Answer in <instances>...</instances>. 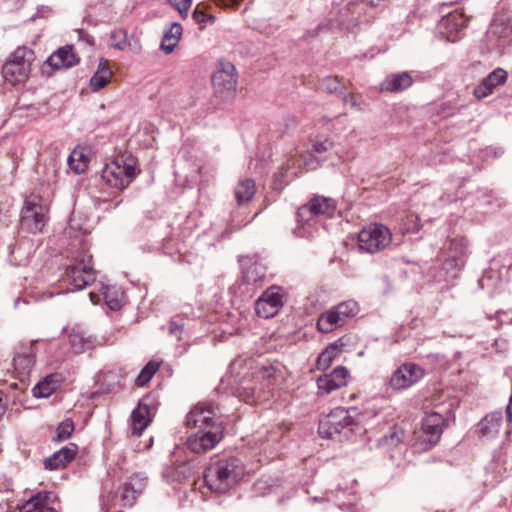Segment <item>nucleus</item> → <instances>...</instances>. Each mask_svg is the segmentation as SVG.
<instances>
[{"instance_id": "f257e3e1", "label": "nucleus", "mask_w": 512, "mask_h": 512, "mask_svg": "<svg viewBox=\"0 0 512 512\" xmlns=\"http://www.w3.org/2000/svg\"><path fill=\"white\" fill-rule=\"evenodd\" d=\"M280 376L281 371L274 365L255 367L251 377L244 378L238 388L240 398L250 404L267 401Z\"/></svg>"}, {"instance_id": "f03ea898", "label": "nucleus", "mask_w": 512, "mask_h": 512, "mask_svg": "<svg viewBox=\"0 0 512 512\" xmlns=\"http://www.w3.org/2000/svg\"><path fill=\"white\" fill-rule=\"evenodd\" d=\"M244 473V465L240 459L233 456L222 457L211 462L205 469L204 480L212 491L225 492L237 484Z\"/></svg>"}, {"instance_id": "7ed1b4c3", "label": "nucleus", "mask_w": 512, "mask_h": 512, "mask_svg": "<svg viewBox=\"0 0 512 512\" xmlns=\"http://www.w3.org/2000/svg\"><path fill=\"white\" fill-rule=\"evenodd\" d=\"M139 172L136 158L132 155H121L106 164L101 177L110 187L123 190L129 186Z\"/></svg>"}, {"instance_id": "20e7f679", "label": "nucleus", "mask_w": 512, "mask_h": 512, "mask_svg": "<svg viewBox=\"0 0 512 512\" xmlns=\"http://www.w3.org/2000/svg\"><path fill=\"white\" fill-rule=\"evenodd\" d=\"M33 61V50L26 46L17 47L2 67L4 80L12 85L24 83L28 79Z\"/></svg>"}, {"instance_id": "39448f33", "label": "nucleus", "mask_w": 512, "mask_h": 512, "mask_svg": "<svg viewBox=\"0 0 512 512\" xmlns=\"http://www.w3.org/2000/svg\"><path fill=\"white\" fill-rule=\"evenodd\" d=\"M92 257L83 254L67 266L63 280L69 285L70 291L86 288L95 281Z\"/></svg>"}, {"instance_id": "423d86ee", "label": "nucleus", "mask_w": 512, "mask_h": 512, "mask_svg": "<svg viewBox=\"0 0 512 512\" xmlns=\"http://www.w3.org/2000/svg\"><path fill=\"white\" fill-rule=\"evenodd\" d=\"M214 95L221 101H231L236 95L237 75L230 62L220 63L212 75Z\"/></svg>"}, {"instance_id": "0eeeda50", "label": "nucleus", "mask_w": 512, "mask_h": 512, "mask_svg": "<svg viewBox=\"0 0 512 512\" xmlns=\"http://www.w3.org/2000/svg\"><path fill=\"white\" fill-rule=\"evenodd\" d=\"M358 310V304L353 300L341 302L319 316L317 328L322 333H329L344 325L348 318L358 313Z\"/></svg>"}, {"instance_id": "6e6552de", "label": "nucleus", "mask_w": 512, "mask_h": 512, "mask_svg": "<svg viewBox=\"0 0 512 512\" xmlns=\"http://www.w3.org/2000/svg\"><path fill=\"white\" fill-rule=\"evenodd\" d=\"M392 233L382 224H370L358 234L360 250L367 253H377L384 250L391 243Z\"/></svg>"}, {"instance_id": "1a4fd4ad", "label": "nucleus", "mask_w": 512, "mask_h": 512, "mask_svg": "<svg viewBox=\"0 0 512 512\" xmlns=\"http://www.w3.org/2000/svg\"><path fill=\"white\" fill-rule=\"evenodd\" d=\"M47 212V207L41 203L39 197H27L22 209L21 227L31 233L40 232L45 226Z\"/></svg>"}, {"instance_id": "9d476101", "label": "nucleus", "mask_w": 512, "mask_h": 512, "mask_svg": "<svg viewBox=\"0 0 512 512\" xmlns=\"http://www.w3.org/2000/svg\"><path fill=\"white\" fill-rule=\"evenodd\" d=\"M223 429L222 424H212L211 428L199 430L188 438V448L197 454L214 448L223 438Z\"/></svg>"}, {"instance_id": "9b49d317", "label": "nucleus", "mask_w": 512, "mask_h": 512, "mask_svg": "<svg viewBox=\"0 0 512 512\" xmlns=\"http://www.w3.org/2000/svg\"><path fill=\"white\" fill-rule=\"evenodd\" d=\"M354 423L353 418L345 408H336L319 422V434L323 438H332L339 434L342 429L351 426Z\"/></svg>"}, {"instance_id": "f8f14e48", "label": "nucleus", "mask_w": 512, "mask_h": 512, "mask_svg": "<svg viewBox=\"0 0 512 512\" xmlns=\"http://www.w3.org/2000/svg\"><path fill=\"white\" fill-rule=\"evenodd\" d=\"M336 209V202L332 198L314 196L307 203L299 207L297 219L301 223H308L314 216L332 215Z\"/></svg>"}, {"instance_id": "ddd939ff", "label": "nucleus", "mask_w": 512, "mask_h": 512, "mask_svg": "<svg viewBox=\"0 0 512 512\" xmlns=\"http://www.w3.org/2000/svg\"><path fill=\"white\" fill-rule=\"evenodd\" d=\"M283 304L282 289L277 286H271L256 301L255 311L258 316L268 319L274 317Z\"/></svg>"}, {"instance_id": "4468645a", "label": "nucleus", "mask_w": 512, "mask_h": 512, "mask_svg": "<svg viewBox=\"0 0 512 512\" xmlns=\"http://www.w3.org/2000/svg\"><path fill=\"white\" fill-rule=\"evenodd\" d=\"M424 376L421 367L414 363H405L398 367L390 377L389 386L393 390L407 389Z\"/></svg>"}, {"instance_id": "2eb2a0df", "label": "nucleus", "mask_w": 512, "mask_h": 512, "mask_svg": "<svg viewBox=\"0 0 512 512\" xmlns=\"http://www.w3.org/2000/svg\"><path fill=\"white\" fill-rule=\"evenodd\" d=\"M218 407L214 404L199 403L186 415L185 424L187 427L199 428L200 430L211 428L212 424H221L214 420Z\"/></svg>"}, {"instance_id": "dca6fc26", "label": "nucleus", "mask_w": 512, "mask_h": 512, "mask_svg": "<svg viewBox=\"0 0 512 512\" xmlns=\"http://www.w3.org/2000/svg\"><path fill=\"white\" fill-rule=\"evenodd\" d=\"M349 371L344 366L336 367L331 373L317 378V387L321 394H330L348 383Z\"/></svg>"}, {"instance_id": "f3484780", "label": "nucleus", "mask_w": 512, "mask_h": 512, "mask_svg": "<svg viewBox=\"0 0 512 512\" xmlns=\"http://www.w3.org/2000/svg\"><path fill=\"white\" fill-rule=\"evenodd\" d=\"M147 485V477L141 473H136L130 476L126 482H124L120 501L123 506L131 507L138 496L144 491Z\"/></svg>"}, {"instance_id": "a211bd4d", "label": "nucleus", "mask_w": 512, "mask_h": 512, "mask_svg": "<svg viewBox=\"0 0 512 512\" xmlns=\"http://www.w3.org/2000/svg\"><path fill=\"white\" fill-rule=\"evenodd\" d=\"M488 37L498 40V47H505L512 41V24L509 15L497 12L488 31Z\"/></svg>"}, {"instance_id": "6ab92c4d", "label": "nucleus", "mask_w": 512, "mask_h": 512, "mask_svg": "<svg viewBox=\"0 0 512 512\" xmlns=\"http://www.w3.org/2000/svg\"><path fill=\"white\" fill-rule=\"evenodd\" d=\"M350 341L349 336H343L333 343L329 344L318 356L316 367L318 370H327L333 361L337 359L343 352L347 351Z\"/></svg>"}, {"instance_id": "aec40b11", "label": "nucleus", "mask_w": 512, "mask_h": 512, "mask_svg": "<svg viewBox=\"0 0 512 512\" xmlns=\"http://www.w3.org/2000/svg\"><path fill=\"white\" fill-rule=\"evenodd\" d=\"M35 362L33 345L22 346L13 359V365L17 378L25 380L30 375Z\"/></svg>"}, {"instance_id": "412c9836", "label": "nucleus", "mask_w": 512, "mask_h": 512, "mask_svg": "<svg viewBox=\"0 0 512 512\" xmlns=\"http://www.w3.org/2000/svg\"><path fill=\"white\" fill-rule=\"evenodd\" d=\"M467 18L458 12L449 13L444 16L439 22L440 32L447 38L448 41H456L457 34L466 27Z\"/></svg>"}, {"instance_id": "4be33fe9", "label": "nucleus", "mask_w": 512, "mask_h": 512, "mask_svg": "<svg viewBox=\"0 0 512 512\" xmlns=\"http://www.w3.org/2000/svg\"><path fill=\"white\" fill-rule=\"evenodd\" d=\"M56 500V495L52 492H39L22 506L19 507V512H56L50 505Z\"/></svg>"}, {"instance_id": "5701e85b", "label": "nucleus", "mask_w": 512, "mask_h": 512, "mask_svg": "<svg viewBox=\"0 0 512 512\" xmlns=\"http://www.w3.org/2000/svg\"><path fill=\"white\" fill-rule=\"evenodd\" d=\"M501 412H491L480 420L477 424V433L479 437L490 440L494 439L500 432L502 426Z\"/></svg>"}, {"instance_id": "b1692460", "label": "nucleus", "mask_w": 512, "mask_h": 512, "mask_svg": "<svg viewBox=\"0 0 512 512\" xmlns=\"http://www.w3.org/2000/svg\"><path fill=\"white\" fill-rule=\"evenodd\" d=\"M507 79V72L501 68L492 71L483 81L474 89V95L478 99L490 95L493 90L503 84Z\"/></svg>"}, {"instance_id": "393cba45", "label": "nucleus", "mask_w": 512, "mask_h": 512, "mask_svg": "<svg viewBox=\"0 0 512 512\" xmlns=\"http://www.w3.org/2000/svg\"><path fill=\"white\" fill-rule=\"evenodd\" d=\"M78 451V447L74 443H70L66 447L55 452L52 456L48 457L44 461V467L47 470H58L65 467V465L71 462Z\"/></svg>"}, {"instance_id": "a878e982", "label": "nucleus", "mask_w": 512, "mask_h": 512, "mask_svg": "<svg viewBox=\"0 0 512 512\" xmlns=\"http://www.w3.org/2000/svg\"><path fill=\"white\" fill-rule=\"evenodd\" d=\"M443 417L439 413H430L422 420V430L427 436L426 441L432 446L435 445L443 432Z\"/></svg>"}, {"instance_id": "bb28decb", "label": "nucleus", "mask_w": 512, "mask_h": 512, "mask_svg": "<svg viewBox=\"0 0 512 512\" xmlns=\"http://www.w3.org/2000/svg\"><path fill=\"white\" fill-rule=\"evenodd\" d=\"M243 278L247 283L261 284L266 277V267L249 257L241 259Z\"/></svg>"}, {"instance_id": "cd10ccee", "label": "nucleus", "mask_w": 512, "mask_h": 512, "mask_svg": "<svg viewBox=\"0 0 512 512\" xmlns=\"http://www.w3.org/2000/svg\"><path fill=\"white\" fill-rule=\"evenodd\" d=\"M77 58L73 53L71 46L59 48L51 54L47 63L54 69L69 68L77 63Z\"/></svg>"}, {"instance_id": "c85d7f7f", "label": "nucleus", "mask_w": 512, "mask_h": 512, "mask_svg": "<svg viewBox=\"0 0 512 512\" xmlns=\"http://www.w3.org/2000/svg\"><path fill=\"white\" fill-rule=\"evenodd\" d=\"M151 422L150 410L147 405H139L131 414L132 435L139 437Z\"/></svg>"}, {"instance_id": "c756f323", "label": "nucleus", "mask_w": 512, "mask_h": 512, "mask_svg": "<svg viewBox=\"0 0 512 512\" xmlns=\"http://www.w3.org/2000/svg\"><path fill=\"white\" fill-rule=\"evenodd\" d=\"M413 79L407 72L391 74L381 84V89L389 92H400L409 88Z\"/></svg>"}, {"instance_id": "7c9ffc66", "label": "nucleus", "mask_w": 512, "mask_h": 512, "mask_svg": "<svg viewBox=\"0 0 512 512\" xmlns=\"http://www.w3.org/2000/svg\"><path fill=\"white\" fill-rule=\"evenodd\" d=\"M233 193L239 206L250 202L256 193L255 181L251 178L240 179L236 183Z\"/></svg>"}, {"instance_id": "2f4dec72", "label": "nucleus", "mask_w": 512, "mask_h": 512, "mask_svg": "<svg viewBox=\"0 0 512 512\" xmlns=\"http://www.w3.org/2000/svg\"><path fill=\"white\" fill-rule=\"evenodd\" d=\"M404 437L405 432L403 428L399 425H394L379 439L378 446L389 452L402 445Z\"/></svg>"}, {"instance_id": "473e14b6", "label": "nucleus", "mask_w": 512, "mask_h": 512, "mask_svg": "<svg viewBox=\"0 0 512 512\" xmlns=\"http://www.w3.org/2000/svg\"><path fill=\"white\" fill-rule=\"evenodd\" d=\"M60 385V376L51 374L46 376L42 381L32 389L33 396L36 398H47L52 395Z\"/></svg>"}, {"instance_id": "72a5a7b5", "label": "nucleus", "mask_w": 512, "mask_h": 512, "mask_svg": "<svg viewBox=\"0 0 512 512\" xmlns=\"http://www.w3.org/2000/svg\"><path fill=\"white\" fill-rule=\"evenodd\" d=\"M112 78V71L110 70L106 61H100L97 71L91 77L89 85L92 91L97 92L103 89Z\"/></svg>"}, {"instance_id": "f704fd0d", "label": "nucleus", "mask_w": 512, "mask_h": 512, "mask_svg": "<svg viewBox=\"0 0 512 512\" xmlns=\"http://www.w3.org/2000/svg\"><path fill=\"white\" fill-rule=\"evenodd\" d=\"M182 35V26L179 23H172L170 27L164 32L161 49L170 54L174 51L175 47L179 43Z\"/></svg>"}, {"instance_id": "c9c22d12", "label": "nucleus", "mask_w": 512, "mask_h": 512, "mask_svg": "<svg viewBox=\"0 0 512 512\" xmlns=\"http://www.w3.org/2000/svg\"><path fill=\"white\" fill-rule=\"evenodd\" d=\"M69 343L74 353H83L91 345V340L86 337L82 331L77 329L71 330L69 333Z\"/></svg>"}, {"instance_id": "e433bc0d", "label": "nucleus", "mask_w": 512, "mask_h": 512, "mask_svg": "<svg viewBox=\"0 0 512 512\" xmlns=\"http://www.w3.org/2000/svg\"><path fill=\"white\" fill-rule=\"evenodd\" d=\"M88 163V157L80 149H74L68 157V165L76 173L84 172L88 167Z\"/></svg>"}, {"instance_id": "4c0bfd02", "label": "nucleus", "mask_w": 512, "mask_h": 512, "mask_svg": "<svg viewBox=\"0 0 512 512\" xmlns=\"http://www.w3.org/2000/svg\"><path fill=\"white\" fill-rule=\"evenodd\" d=\"M449 249L451 251V258L456 262V265L464 263L462 257L465 256L467 251V240L465 238H454L450 241Z\"/></svg>"}, {"instance_id": "58836bf2", "label": "nucleus", "mask_w": 512, "mask_h": 512, "mask_svg": "<svg viewBox=\"0 0 512 512\" xmlns=\"http://www.w3.org/2000/svg\"><path fill=\"white\" fill-rule=\"evenodd\" d=\"M160 367V362L156 360H150L145 367L140 371L139 375L136 378V384L139 386L146 385L154 376V374L158 371Z\"/></svg>"}, {"instance_id": "ea45409f", "label": "nucleus", "mask_w": 512, "mask_h": 512, "mask_svg": "<svg viewBox=\"0 0 512 512\" xmlns=\"http://www.w3.org/2000/svg\"><path fill=\"white\" fill-rule=\"evenodd\" d=\"M74 431V423L71 419H65L62 421L56 430L55 441H65L69 439Z\"/></svg>"}, {"instance_id": "a19ab883", "label": "nucleus", "mask_w": 512, "mask_h": 512, "mask_svg": "<svg viewBox=\"0 0 512 512\" xmlns=\"http://www.w3.org/2000/svg\"><path fill=\"white\" fill-rule=\"evenodd\" d=\"M111 38V46L119 49L124 50L127 46V32L124 29H115L111 32L110 35Z\"/></svg>"}, {"instance_id": "79ce46f5", "label": "nucleus", "mask_w": 512, "mask_h": 512, "mask_svg": "<svg viewBox=\"0 0 512 512\" xmlns=\"http://www.w3.org/2000/svg\"><path fill=\"white\" fill-rule=\"evenodd\" d=\"M333 147V141L328 138L316 139L312 145V150L315 153L321 154L331 150Z\"/></svg>"}, {"instance_id": "37998d69", "label": "nucleus", "mask_w": 512, "mask_h": 512, "mask_svg": "<svg viewBox=\"0 0 512 512\" xmlns=\"http://www.w3.org/2000/svg\"><path fill=\"white\" fill-rule=\"evenodd\" d=\"M169 3L177 9L182 17H186L191 6L192 0H168Z\"/></svg>"}, {"instance_id": "c03bdc74", "label": "nucleus", "mask_w": 512, "mask_h": 512, "mask_svg": "<svg viewBox=\"0 0 512 512\" xmlns=\"http://www.w3.org/2000/svg\"><path fill=\"white\" fill-rule=\"evenodd\" d=\"M192 16L193 19L199 24L214 22L215 20V18L212 15L208 14L204 10L199 9L198 7L194 10Z\"/></svg>"}, {"instance_id": "a18cd8bd", "label": "nucleus", "mask_w": 512, "mask_h": 512, "mask_svg": "<svg viewBox=\"0 0 512 512\" xmlns=\"http://www.w3.org/2000/svg\"><path fill=\"white\" fill-rule=\"evenodd\" d=\"M326 88L330 91H336L338 89V78L337 77H327L324 81Z\"/></svg>"}, {"instance_id": "49530a36", "label": "nucleus", "mask_w": 512, "mask_h": 512, "mask_svg": "<svg viewBox=\"0 0 512 512\" xmlns=\"http://www.w3.org/2000/svg\"><path fill=\"white\" fill-rule=\"evenodd\" d=\"M108 293H109V288L108 287H104L103 290H102V295H103L104 299L106 300L107 304L112 309L117 308L119 306L118 301L110 300Z\"/></svg>"}, {"instance_id": "de8ad7c7", "label": "nucleus", "mask_w": 512, "mask_h": 512, "mask_svg": "<svg viewBox=\"0 0 512 512\" xmlns=\"http://www.w3.org/2000/svg\"><path fill=\"white\" fill-rule=\"evenodd\" d=\"M344 102L346 105H350V107H352V108H358V103L353 94L345 95Z\"/></svg>"}, {"instance_id": "09e8293b", "label": "nucleus", "mask_w": 512, "mask_h": 512, "mask_svg": "<svg viewBox=\"0 0 512 512\" xmlns=\"http://www.w3.org/2000/svg\"><path fill=\"white\" fill-rule=\"evenodd\" d=\"M312 158L311 154L309 153H305V154H302L299 159L297 160H292L293 162V165L295 164V161L299 162V166L302 165V163L305 165V166H308L309 163H308V160H310Z\"/></svg>"}, {"instance_id": "8fccbe9b", "label": "nucleus", "mask_w": 512, "mask_h": 512, "mask_svg": "<svg viewBox=\"0 0 512 512\" xmlns=\"http://www.w3.org/2000/svg\"><path fill=\"white\" fill-rule=\"evenodd\" d=\"M241 0H217L219 5H223L225 7H234L239 4Z\"/></svg>"}, {"instance_id": "3c124183", "label": "nucleus", "mask_w": 512, "mask_h": 512, "mask_svg": "<svg viewBox=\"0 0 512 512\" xmlns=\"http://www.w3.org/2000/svg\"><path fill=\"white\" fill-rule=\"evenodd\" d=\"M102 506L107 509V511L110 509V507L113 506L112 503H110V496L103 497L102 498Z\"/></svg>"}, {"instance_id": "603ef678", "label": "nucleus", "mask_w": 512, "mask_h": 512, "mask_svg": "<svg viewBox=\"0 0 512 512\" xmlns=\"http://www.w3.org/2000/svg\"><path fill=\"white\" fill-rule=\"evenodd\" d=\"M89 297L93 304H98L100 302V296L93 292L89 293Z\"/></svg>"}, {"instance_id": "864d4df0", "label": "nucleus", "mask_w": 512, "mask_h": 512, "mask_svg": "<svg viewBox=\"0 0 512 512\" xmlns=\"http://www.w3.org/2000/svg\"><path fill=\"white\" fill-rule=\"evenodd\" d=\"M5 411H6V406H5L2 398L0 397V419L4 415Z\"/></svg>"}, {"instance_id": "5fc2aeb1", "label": "nucleus", "mask_w": 512, "mask_h": 512, "mask_svg": "<svg viewBox=\"0 0 512 512\" xmlns=\"http://www.w3.org/2000/svg\"><path fill=\"white\" fill-rule=\"evenodd\" d=\"M367 4L371 5V6H377L379 5V2L381 0H364Z\"/></svg>"}, {"instance_id": "6e6d98bb", "label": "nucleus", "mask_w": 512, "mask_h": 512, "mask_svg": "<svg viewBox=\"0 0 512 512\" xmlns=\"http://www.w3.org/2000/svg\"><path fill=\"white\" fill-rule=\"evenodd\" d=\"M340 25L344 26L348 30L352 29L351 24L350 23H345L344 20L341 21Z\"/></svg>"}]
</instances>
